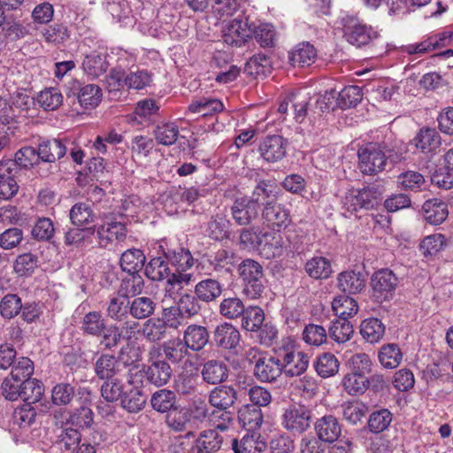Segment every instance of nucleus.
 Listing matches in <instances>:
<instances>
[{
  "instance_id": "f257e3e1",
  "label": "nucleus",
  "mask_w": 453,
  "mask_h": 453,
  "mask_svg": "<svg viewBox=\"0 0 453 453\" xmlns=\"http://www.w3.org/2000/svg\"><path fill=\"white\" fill-rule=\"evenodd\" d=\"M358 167L362 173L367 175L377 174L382 172L388 159L395 161L398 158L395 147L383 142H369L357 151Z\"/></svg>"
},
{
  "instance_id": "f03ea898",
  "label": "nucleus",
  "mask_w": 453,
  "mask_h": 453,
  "mask_svg": "<svg viewBox=\"0 0 453 453\" xmlns=\"http://www.w3.org/2000/svg\"><path fill=\"white\" fill-rule=\"evenodd\" d=\"M243 285V293L250 299H257L263 296L266 280L262 265L253 259H244L237 268Z\"/></svg>"
},
{
  "instance_id": "7ed1b4c3",
  "label": "nucleus",
  "mask_w": 453,
  "mask_h": 453,
  "mask_svg": "<svg viewBox=\"0 0 453 453\" xmlns=\"http://www.w3.org/2000/svg\"><path fill=\"white\" fill-rule=\"evenodd\" d=\"M343 35L348 42L359 48L370 43L378 37V32L368 27L357 17L345 15L342 18Z\"/></svg>"
},
{
  "instance_id": "20e7f679",
  "label": "nucleus",
  "mask_w": 453,
  "mask_h": 453,
  "mask_svg": "<svg viewBox=\"0 0 453 453\" xmlns=\"http://www.w3.org/2000/svg\"><path fill=\"white\" fill-rule=\"evenodd\" d=\"M95 234L100 248L111 249L122 246L127 238V228L125 223L116 219H106L101 225L96 226Z\"/></svg>"
},
{
  "instance_id": "39448f33",
  "label": "nucleus",
  "mask_w": 453,
  "mask_h": 453,
  "mask_svg": "<svg viewBox=\"0 0 453 453\" xmlns=\"http://www.w3.org/2000/svg\"><path fill=\"white\" fill-rule=\"evenodd\" d=\"M260 210L258 197L243 196L234 199L230 212L238 226H248L257 218Z\"/></svg>"
},
{
  "instance_id": "423d86ee",
  "label": "nucleus",
  "mask_w": 453,
  "mask_h": 453,
  "mask_svg": "<svg viewBox=\"0 0 453 453\" xmlns=\"http://www.w3.org/2000/svg\"><path fill=\"white\" fill-rule=\"evenodd\" d=\"M254 32V26L249 23L245 16H238L228 21L223 27L224 42L229 45L240 47Z\"/></svg>"
},
{
  "instance_id": "0eeeda50",
  "label": "nucleus",
  "mask_w": 453,
  "mask_h": 453,
  "mask_svg": "<svg viewBox=\"0 0 453 453\" xmlns=\"http://www.w3.org/2000/svg\"><path fill=\"white\" fill-rule=\"evenodd\" d=\"M110 90H118L126 86L129 89L140 90L150 85L151 77L147 71L131 72L124 79L119 73H112L107 80Z\"/></svg>"
},
{
  "instance_id": "6e6552de",
  "label": "nucleus",
  "mask_w": 453,
  "mask_h": 453,
  "mask_svg": "<svg viewBox=\"0 0 453 453\" xmlns=\"http://www.w3.org/2000/svg\"><path fill=\"white\" fill-rule=\"evenodd\" d=\"M288 147V140L280 135H268L263 139L258 147V152L264 160L276 163L282 160Z\"/></svg>"
},
{
  "instance_id": "1a4fd4ad",
  "label": "nucleus",
  "mask_w": 453,
  "mask_h": 453,
  "mask_svg": "<svg viewBox=\"0 0 453 453\" xmlns=\"http://www.w3.org/2000/svg\"><path fill=\"white\" fill-rule=\"evenodd\" d=\"M311 411L304 406L289 407L282 415V426L294 434H302L311 426Z\"/></svg>"
},
{
  "instance_id": "9d476101",
  "label": "nucleus",
  "mask_w": 453,
  "mask_h": 453,
  "mask_svg": "<svg viewBox=\"0 0 453 453\" xmlns=\"http://www.w3.org/2000/svg\"><path fill=\"white\" fill-rule=\"evenodd\" d=\"M280 357L282 372L288 377L302 375L310 363L309 356L303 351L285 350Z\"/></svg>"
},
{
  "instance_id": "9b49d317",
  "label": "nucleus",
  "mask_w": 453,
  "mask_h": 453,
  "mask_svg": "<svg viewBox=\"0 0 453 453\" xmlns=\"http://www.w3.org/2000/svg\"><path fill=\"white\" fill-rule=\"evenodd\" d=\"M241 339L242 336L237 327L228 322L218 325L213 333L215 345L223 350H235Z\"/></svg>"
},
{
  "instance_id": "f8f14e48",
  "label": "nucleus",
  "mask_w": 453,
  "mask_h": 453,
  "mask_svg": "<svg viewBox=\"0 0 453 453\" xmlns=\"http://www.w3.org/2000/svg\"><path fill=\"white\" fill-rule=\"evenodd\" d=\"M398 283L397 277L388 269L375 273L371 280L374 296L378 299H388L394 293Z\"/></svg>"
},
{
  "instance_id": "ddd939ff",
  "label": "nucleus",
  "mask_w": 453,
  "mask_h": 453,
  "mask_svg": "<svg viewBox=\"0 0 453 453\" xmlns=\"http://www.w3.org/2000/svg\"><path fill=\"white\" fill-rule=\"evenodd\" d=\"M282 373L280 357H259L254 366L255 377L262 382L275 381Z\"/></svg>"
},
{
  "instance_id": "4468645a",
  "label": "nucleus",
  "mask_w": 453,
  "mask_h": 453,
  "mask_svg": "<svg viewBox=\"0 0 453 453\" xmlns=\"http://www.w3.org/2000/svg\"><path fill=\"white\" fill-rule=\"evenodd\" d=\"M223 437L214 429L201 432L194 441L189 453H215L221 449Z\"/></svg>"
},
{
  "instance_id": "2eb2a0df",
  "label": "nucleus",
  "mask_w": 453,
  "mask_h": 453,
  "mask_svg": "<svg viewBox=\"0 0 453 453\" xmlns=\"http://www.w3.org/2000/svg\"><path fill=\"white\" fill-rule=\"evenodd\" d=\"M262 218L271 227L287 226L290 222L289 211L275 200L265 203Z\"/></svg>"
},
{
  "instance_id": "dca6fc26",
  "label": "nucleus",
  "mask_w": 453,
  "mask_h": 453,
  "mask_svg": "<svg viewBox=\"0 0 453 453\" xmlns=\"http://www.w3.org/2000/svg\"><path fill=\"white\" fill-rule=\"evenodd\" d=\"M16 173L14 163H0V199L8 200L17 194L19 185Z\"/></svg>"
},
{
  "instance_id": "f3484780",
  "label": "nucleus",
  "mask_w": 453,
  "mask_h": 453,
  "mask_svg": "<svg viewBox=\"0 0 453 453\" xmlns=\"http://www.w3.org/2000/svg\"><path fill=\"white\" fill-rule=\"evenodd\" d=\"M317 436L322 441L333 443L338 440L342 434V426L333 415H326L319 418L314 425Z\"/></svg>"
},
{
  "instance_id": "a211bd4d",
  "label": "nucleus",
  "mask_w": 453,
  "mask_h": 453,
  "mask_svg": "<svg viewBox=\"0 0 453 453\" xmlns=\"http://www.w3.org/2000/svg\"><path fill=\"white\" fill-rule=\"evenodd\" d=\"M287 249L286 239L278 233H265L262 234L260 253L266 259L280 257Z\"/></svg>"
},
{
  "instance_id": "6ab92c4d",
  "label": "nucleus",
  "mask_w": 453,
  "mask_h": 453,
  "mask_svg": "<svg viewBox=\"0 0 453 453\" xmlns=\"http://www.w3.org/2000/svg\"><path fill=\"white\" fill-rule=\"evenodd\" d=\"M143 372L149 383L161 387L169 381L172 375V369L165 361L156 360L145 367Z\"/></svg>"
},
{
  "instance_id": "aec40b11",
  "label": "nucleus",
  "mask_w": 453,
  "mask_h": 453,
  "mask_svg": "<svg viewBox=\"0 0 453 453\" xmlns=\"http://www.w3.org/2000/svg\"><path fill=\"white\" fill-rule=\"evenodd\" d=\"M231 223L222 211L213 214L207 223L206 233L213 240L222 241L230 236Z\"/></svg>"
},
{
  "instance_id": "412c9836",
  "label": "nucleus",
  "mask_w": 453,
  "mask_h": 453,
  "mask_svg": "<svg viewBox=\"0 0 453 453\" xmlns=\"http://www.w3.org/2000/svg\"><path fill=\"white\" fill-rule=\"evenodd\" d=\"M94 370L98 379L106 380L113 379L120 371L118 358L110 354H102L95 362Z\"/></svg>"
},
{
  "instance_id": "4be33fe9",
  "label": "nucleus",
  "mask_w": 453,
  "mask_h": 453,
  "mask_svg": "<svg viewBox=\"0 0 453 453\" xmlns=\"http://www.w3.org/2000/svg\"><path fill=\"white\" fill-rule=\"evenodd\" d=\"M337 286L344 293L355 295L360 293L365 286V279L361 273L344 271L337 277Z\"/></svg>"
},
{
  "instance_id": "5701e85b",
  "label": "nucleus",
  "mask_w": 453,
  "mask_h": 453,
  "mask_svg": "<svg viewBox=\"0 0 453 453\" xmlns=\"http://www.w3.org/2000/svg\"><path fill=\"white\" fill-rule=\"evenodd\" d=\"M202 377L209 384L221 383L228 378L227 365L221 360H209L203 365Z\"/></svg>"
},
{
  "instance_id": "b1692460",
  "label": "nucleus",
  "mask_w": 453,
  "mask_h": 453,
  "mask_svg": "<svg viewBox=\"0 0 453 453\" xmlns=\"http://www.w3.org/2000/svg\"><path fill=\"white\" fill-rule=\"evenodd\" d=\"M188 349L199 351L209 341V333L203 326L190 325L184 331L183 340Z\"/></svg>"
},
{
  "instance_id": "393cba45",
  "label": "nucleus",
  "mask_w": 453,
  "mask_h": 453,
  "mask_svg": "<svg viewBox=\"0 0 453 453\" xmlns=\"http://www.w3.org/2000/svg\"><path fill=\"white\" fill-rule=\"evenodd\" d=\"M236 400V392L233 387L219 386L209 394V403L215 409L228 410Z\"/></svg>"
},
{
  "instance_id": "a878e982",
  "label": "nucleus",
  "mask_w": 453,
  "mask_h": 453,
  "mask_svg": "<svg viewBox=\"0 0 453 453\" xmlns=\"http://www.w3.org/2000/svg\"><path fill=\"white\" fill-rule=\"evenodd\" d=\"M223 285L217 280L207 278L195 286V294L202 302L211 303L217 300L222 294Z\"/></svg>"
},
{
  "instance_id": "bb28decb",
  "label": "nucleus",
  "mask_w": 453,
  "mask_h": 453,
  "mask_svg": "<svg viewBox=\"0 0 453 453\" xmlns=\"http://www.w3.org/2000/svg\"><path fill=\"white\" fill-rule=\"evenodd\" d=\"M40 160L53 163L66 153V146L58 139L42 142L38 146Z\"/></svg>"
},
{
  "instance_id": "cd10ccee",
  "label": "nucleus",
  "mask_w": 453,
  "mask_h": 453,
  "mask_svg": "<svg viewBox=\"0 0 453 453\" xmlns=\"http://www.w3.org/2000/svg\"><path fill=\"white\" fill-rule=\"evenodd\" d=\"M147 397L135 387L128 386L120 398V405L130 413L140 411L145 405Z\"/></svg>"
},
{
  "instance_id": "c85d7f7f",
  "label": "nucleus",
  "mask_w": 453,
  "mask_h": 453,
  "mask_svg": "<svg viewBox=\"0 0 453 453\" xmlns=\"http://www.w3.org/2000/svg\"><path fill=\"white\" fill-rule=\"evenodd\" d=\"M316 58L317 50L310 42L299 43L289 53V60L295 66H309L315 62Z\"/></svg>"
},
{
  "instance_id": "c756f323",
  "label": "nucleus",
  "mask_w": 453,
  "mask_h": 453,
  "mask_svg": "<svg viewBox=\"0 0 453 453\" xmlns=\"http://www.w3.org/2000/svg\"><path fill=\"white\" fill-rule=\"evenodd\" d=\"M39 34L46 43L54 45L62 44L70 37L67 27L62 23L46 24L39 30Z\"/></svg>"
},
{
  "instance_id": "7c9ffc66",
  "label": "nucleus",
  "mask_w": 453,
  "mask_h": 453,
  "mask_svg": "<svg viewBox=\"0 0 453 453\" xmlns=\"http://www.w3.org/2000/svg\"><path fill=\"white\" fill-rule=\"evenodd\" d=\"M165 357L173 364L183 362L189 355L188 349L180 338L168 340L162 345Z\"/></svg>"
},
{
  "instance_id": "2f4dec72",
  "label": "nucleus",
  "mask_w": 453,
  "mask_h": 453,
  "mask_svg": "<svg viewBox=\"0 0 453 453\" xmlns=\"http://www.w3.org/2000/svg\"><path fill=\"white\" fill-rule=\"evenodd\" d=\"M422 210L426 220L432 225L441 224L449 215L447 204L436 199L426 201Z\"/></svg>"
},
{
  "instance_id": "473e14b6",
  "label": "nucleus",
  "mask_w": 453,
  "mask_h": 453,
  "mask_svg": "<svg viewBox=\"0 0 453 453\" xmlns=\"http://www.w3.org/2000/svg\"><path fill=\"white\" fill-rule=\"evenodd\" d=\"M223 109L224 105L219 100L203 96L193 100L189 104L188 111L191 113L207 116L220 112Z\"/></svg>"
},
{
  "instance_id": "72a5a7b5",
  "label": "nucleus",
  "mask_w": 453,
  "mask_h": 453,
  "mask_svg": "<svg viewBox=\"0 0 453 453\" xmlns=\"http://www.w3.org/2000/svg\"><path fill=\"white\" fill-rule=\"evenodd\" d=\"M417 149L423 153L434 151L441 144V137L435 129L423 128L413 139Z\"/></svg>"
},
{
  "instance_id": "f704fd0d",
  "label": "nucleus",
  "mask_w": 453,
  "mask_h": 453,
  "mask_svg": "<svg viewBox=\"0 0 453 453\" xmlns=\"http://www.w3.org/2000/svg\"><path fill=\"white\" fill-rule=\"evenodd\" d=\"M238 418L247 431H256L263 423L262 411L254 405H246L239 411Z\"/></svg>"
},
{
  "instance_id": "c9c22d12",
  "label": "nucleus",
  "mask_w": 453,
  "mask_h": 453,
  "mask_svg": "<svg viewBox=\"0 0 453 453\" xmlns=\"http://www.w3.org/2000/svg\"><path fill=\"white\" fill-rule=\"evenodd\" d=\"M95 232L96 226L70 228L65 234V244L75 247L91 244Z\"/></svg>"
},
{
  "instance_id": "e433bc0d",
  "label": "nucleus",
  "mask_w": 453,
  "mask_h": 453,
  "mask_svg": "<svg viewBox=\"0 0 453 453\" xmlns=\"http://www.w3.org/2000/svg\"><path fill=\"white\" fill-rule=\"evenodd\" d=\"M105 325V320L99 311H89L81 319V330L86 335L99 337Z\"/></svg>"
},
{
  "instance_id": "4c0bfd02",
  "label": "nucleus",
  "mask_w": 453,
  "mask_h": 453,
  "mask_svg": "<svg viewBox=\"0 0 453 453\" xmlns=\"http://www.w3.org/2000/svg\"><path fill=\"white\" fill-rule=\"evenodd\" d=\"M145 256L139 249H129L120 257V267L127 273H138L144 265Z\"/></svg>"
},
{
  "instance_id": "58836bf2",
  "label": "nucleus",
  "mask_w": 453,
  "mask_h": 453,
  "mask_svg": "<svg viewBox=\"0 0 453 453\" xmlns=\"http://www.w3.org/2000/svg\"><path fill=\"white\" fill-rule=\"evenodd\" d=\"M304 269L307 274L315 280L327 279L332 273L331 263L324 257H314L309 259Z\"/></svg>"
},
{
  "instance_id": "ea45409f",
  "label": "nucleus",
  "mask_w": 453,
  "mask_h": 453,
  "mask_svg": "<svg viewBox=\"0 0 453 453\" xmlns=\"http://www.w3.org/2000/svg\"><path fill=\"white\" fill-rule=\"evenodd\" d=\"M71 222L77 226H87L95 222L96 213L88 203H77L69 211Z\"/></svg>"
},
{
  "instance_id": "a19ab883",
  "label": "nucleus",
  "mask_w": 453,
  "mask_h": 453,
  "mask_svg": "<svg viewBox=\"0 0 453 453\" xmlns=\"http://www.w3.org/2000/svg\"><path fill=\"white\" fill-rule=\"evenodd\" d=\"M130 301L123 295L113 296L110 298L106 311L107 316L113 320L122 321L128 316Z\"/></svg>"
},
{
  "instance_id": "79ce46f5",
  "label": "nucleus",
  "mask_w": 453,
  "mask_h": 453,
  "mask_svg": "<svg viewBox=\"0 0 453 453\" xmlns=\"http://www.w3.org/2000/svg\"><path fill=\"white\" fill-rule=\"evenodd\" d=\"M360 334L366 342L375 343L382 339L385 334V326L379 319L369 318L362 322Z\"/></svg>"
},
{
  "instance_id": "37998d69",
  "label": "nucleus",
  "mask_w": 453,
  "mask_h": 453,
  "mask_svg": "<svg viewBox=\"0 0 453 453\" xmlns=\"http://www.w3.org/2000/svg\"><path fill=\"white\" fill-rule=\"evenodd\" d=\"M353 334L352 324L344 317L333 321L328 329L329 337L337 343H344L349 341Z\"/></svg>"
},
{
  "instance_id": "c03bdc74",
  "label": "nucleus",
  "mask_w": 453,
  "mask_h": 453,
  "mask_svg": "<svg viewBox=\"0 0 453 453\" xmlns=\"http://www.w3.org/2000/svg\"><path fill=\"white\" fill-rule=\"evenodd\" d=\"M378 357L383 367L394 369L401 364L403 353L397 344L388 343L380 348Z\"/></svg>"
},
{
  "instance_id": "a18cd8bd",
  "label": "nucleus",
  "mask_w": 453,
  "mask_h": 453,
  "mask_svg": "<svg viewBox=\"0 0 453 453\" xmlns=\"http://www.w3.org/2000/svg\"><path fill=\"white\" fill-rule=\"evenodd\" d=\"M82 68L88 76L97 78L106 73L108 64L104 55L92 52L85 57Z\"/></svg>"
},
{
  "instance_id": "49530a36",
  "label": "nucleus",
  "mask_w": 453,
  "mask_h": 453,
  "mask_svg": "<svg viewBox=\"0 0 453 453\" xmlns=\"http://www.w3.org/2000/svg\"><path fill=\"white\" fill-rule=\"evenodd\" d=\"M370 380L361 373L349 372L342 379V386L346 392L351 395H361L369 388Z\"/></svg>"
},
{
  "instance_id": "de8ad7c7",
  "label": "nucleus",
  "mask_w": 453,
  "mask_h": 453,
  "mask_svg": "<svg viewBox=\"0 0 453 453\" xmlns=\"http://www.w3.org/2000/svg\"><path fill=\"white\" fill-rule=\"evenodd\" d=\"M271 70V61L265 54L254 55L247 61L244 68L247 74L254 77H265Z\"/></svg>"
},
{
  "instance_id": "09e8293b",
  "label": "nucleus",
  "mask_w": 453,
  "mask_h": 453,
  "mask_svg": "<svg viewBox=\"0 0 453 453\" xmlns=\"http://www.w3.org/2000/svg\"><path fill=\"white\" fill-rule=\"evenodd\" d=\"M332 309L338 319L344 317L348 319L357 313L358 305L357 301L349 296H338L332 302Z\"/></svg>"
},
{
  "instance_id": "8fccbe9b",
  "label": "nucleus",
  "mask_w": 453,
  "mask_h": 453,
  "mask_svg": "<svg viewBox=\"0 0 453 453\" xmlns=\"http://www.w3.org/2000/svg\"><path fill=\"white\" fill-rule=\"evenodd\" d=\"M176 395L173 391L159 389L156 391L150 399L152 408L157 412H169L174 409Z\"/></svg>"
},
{
  "instance_id": "3c124183",
  "label": "nucleus",
  "mask_w": 453,
  "mask_h": 453,
  "mask_svg": "<svg viewBox=\"0 0 453 453\" xmlns=\"http://www.w3.org/2000/svg\"><path fill=\"white\" fill-rule=\"evenodd\" d=\"M21 390L19 399L23 400L25 404L31 405L40 401L44 393V386L36 379L25 380Z\"/></svg>"
},
{
  "instance_id": "603ef678",
  "label": "nucleus",
  "mask_w": 453,
  "mask_h": 453,
  "mask_svg": "<svg viewBox=\"0 0 453 453\" xmlns=\"http://www.w3.org/2000/svg\"><path fill=\"white\" fill-rule=\"evenodd\" d=\"M314 366L319 376L328 378L339 372L340 362L334 354L324 353L318 357Z\"/></svg>"
},
{
  "instance_id": "864d4df0",
  "label": "nucleus",
  "mask_w": 453,
  "mask_h": 453,
  "mask_svg": "<svg viewBox=\"0 0 453 453\" xmlns=\"http://www.w3.org/2000/svg\"><path fill=\"white\" fill-rule=\"evenodd\" d=\"M156 309L154 301L147 296L135 297L130 302L129 312L137 319L149 318Z\"/></svg>"
},
{
  "instance_id": "5fc2aeb1",
  "label": "nucleus",
  "mask_w": 453,
  "mask_h": 453,
  "mask_svg": "<svg viewBox=\"0 0 453 453\" xmlns=\"http://www.w3.org/2000/svg\"><path fill=\"white\" fill-rule=\"evenodd\" d=\"M102 90L96 84H87L80 88L78 100L84 108H95L102 100Z\"/></svg>"
},
{
  "instance_id": "6e6d98bb",
  "label": "nucleus",
  "mask_w": 453,
  "mask_h": 453,
  "mask_svg": "<svg viewBox=\"0 0 453 453\" xmlns=\"http://www.w3.org/2000/svg\"><path fill=\"white\" fill-rule=\"evenodd\" d=\"M165 256L169 263L175 267V270L188 271L194 264V258L191 253L183 248L168 250L165 252Z\"/></svg>"
},
{
  "instance_id": "4d7b16f0",
  "label": "nucleus",
  "mask_w": 453,
  "mask_h": 453,
  "mask_svg": "<svg viewBox=\"0 0 453 453\" xmlns=\"http://www.w3.org/2000/svg\"><path fill=\"white\" fill-rule=\"evenodd\" d=\"M141 333L147 341L158 342L166 334L165 324L161 319H149L143 323Z\"/></svg>"
},
{
  "instance_id": "13d9d810",
  "label": "nucleus",
  "mask_w": 453,
  "mask_h": 453,
  "mask_svg": "<svg viewBox=\"0 0 453 453\" xmlns=\"http://www.w3.org/2000/svg\"><path fill=\"white\" fill-rule=\"evenodd\" d=\"M179 132V127L175 123H161L157 125L154 130V136L157 143L170 146L177 141Z\"/></svg>"
},
{
  "instance_id": "bf43d9fd",
  "label": "nucleus",
  "mask_w": 453,
  "mask_h": 453,
  "mask_svg": "<svg viewBox=\"0 0 453 453\" xmlns=\"http://www.w3.org/2000/svg\"><path fill=\"white\" fill-rule=\"evenodd\" d=\"M451 39H453V31L430 36L426 40L416 43V54L421 55L444 47Z\"/></svg>"
},
{
  "instance_id": "052dcab7",
  "label": "nucleus",
  "mask_w": 453,
  "mask_h": 453,
  "mask_svg": "<svg viewBox=\"0 0 453 453\" xmlns=\"http://www.w3.org/2000/svg\"><path fill=\"white\" fill-rule=\"evenodd\" d=\"M392 422V413L385 408L374 411L368 419L369 431L373 434H380L388 428Z\"/></svg>"
},
{
  "instance_id": "680f3d73",
  "label": "nucleus",
  "mask_w": 453,
  "mask_h": 453,
  "mask_svg": "<svg viewBox=\"0 0 453 453\" xmlns=\"http://www.w3.org/2000/svg\"><path fill=\"white\" fill-rule=\"evenodd\" d=\"M241 317L242 328L250 332L258 330L265 320L264 311L257 306L245 308V311Z\"/></svg>"
},
{
  "instance_id": "e2e57ef3",
  "label": "nucleus",
  "mask_w": 453,
  "mask_h": 453,
  "mask_svg": "<svg viewBox=\"0 0 453 453\" xmlns=\"http://www.w3.org/2000/svg\"><path fill=\"white\" fill-rule=\"evenodd\" d=\"M342 408L343 418L353 425L360 422L368 412V406L360 401L347 402Z\"/></svg>"
},
{
  "instance_id": "0e129e2a",
  "label": "nucleus",
  "mask_w": 453,
  "mask_h": 453,
  "mask_svg": "<svg viewBox=\"0 0 453 453\" xmlns=\"http://www.w3.org/2000/svg\"><path fill=\"white\" fill-rule=\"evenodd\" d=\"M186 411L188 413L189 419L197 424H207L211 411L205 400L200 397L194 398Z\"/></svg>"
},
{
  "instance_id": "69168bd1",
  "label": "nucleus",
  "mask_w": 453,
  "mask_h": 453,
  "mask_svg": "<svg viewBox=\"0 0 453 453\" xmlns=\"http://www.w3.org/2000/svg\"><path fill=\"white\" fill-rule=\"evenodd\" d=\"M21 298L16 294H7L0 301V314L4 319H13L22 309Z\"/></svg>"
},
{
  "instance_id": "338daca9",
  "label": "nucleus",
  "mask_w": 453,
  "mask_h": 453,
  "mask_svg": "<svg viewBox=\"0 0 453 453\" xmlns=\"http://www.w3.org/2000/svg\"><path fill=\"white\" fill-rule=\"evenodd\" d=\"M302 339L310 346L319 347L326 342L327 333L322 326L309 324L303 330Z\"/></svg>"
},
{
  "instance_id": "774afa93",
  "label": "nucleus",
  "mask_w": 453,
  "mask_h": 453,
  "mask_svg": "<svg viewBox=\"0 0 453 453\" xmlns=\"http://www.w3.org/2000/svg\"><path fill=\"white\" fill-rule=\"evenodd\" d=\"M36 100L45 111H54L62 104L63 96L58 88H50L41 91Z\"/></svg>"
}]
</instances>
